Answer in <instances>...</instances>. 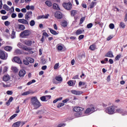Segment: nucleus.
I'll return each instance as SVG.
<instances>
[{
	"mask_svg": "<svg viewBox=\"0 0 127 127\" xmlns=\"http://www.w3.org/2000/svg\"><path fill=\"white\" fill-rule=\"evenodd\" d=\"M31 104L33 107H34L35 110L38 109L41 107V103L37 99L36 97H33L31 99Z\"/></svg>",
	"mask_w": 127,
	"mask_h": 127,
	"instance_id": "f257e3e1",
	"label": "nucleus"
},
{
	"mask_svg": "<svg viewBox=\"0 0 127 127\" xmlns=\"http://www.w3.org/2000/svg\"><path fill=\"white\" fill-rule=\"evenodd\" d=\"M53 84H58L60 83H62L63 82V78L61 75H58L55 77L52 80Z\"/></svg>",
	"mask_w": 127,
	"mask_h": 127,
	"instance_id": "f03ea898",
	"label": "nucleus"
},
{
	"mask_svg": "<svg viewBox=\"0 0 127 127\" xmlns=\"http://www.w3.org/2000/svg\"><path fill=\"white\" fill-rule=\"evenodd\" d=\"M30 34H31V31L29 30H26L20 33V36L22 37V38H26V37L29 36Z\"/></svg>",
	"mask_w": 127,
	"mask_h": 127,
	"instance_id": "7ed1b4c3",
	"label": "nucleus"
},
{
	"mask_svg": "<svg viewBox=\"0 0 127 127\" xmlns=\"http://www.w3.org/2000/svg\"><path fill=\"white\" fill-rule=\"evenodd\" d=\"M105 112L109 115H113V114H115V107L110 106L107 108Z\"/></svg>",
	"mask_w": 127,
	"mask_h": 127,
	"instance_id": "20e7f679",
	"label": "nucleus"
},
{
	"mask_svg": "<svg viewBox=\"0 0 127 127\" xmlns=\"http://www.w3.org/2000/svg\"><path fill=\"white\" fill-rule=\"evenodd\" d=\"M7 54L4 51H0V59L2 60H6L7 59Z\"/></svg>",
	"mask_w": 127,
	"mask_h": 127,
	"instance_id": "39448f33",
	"label": "nucleus"
},
{
	"mask_svg": "<svg viewBox=\"0 0 127 127\" xmlns=\"http://www.w3.org/2000/svg\"><path fill=\"white\" fill-rule=\"evenodd\" d=\"M15 28L16 30H24L25 29V26L23 24H15Z\"/></svg>",
	"mask_w": 127,
	"mask_h": 127,
	"instance_id": "423d86ee",
	"label": "nucleus"
},
{
	"mask_svg": "<svg viewBox=\"0 0 127 127\" xmlns=\"http://www.w3.org/2000/svg\"><path fill=\"white\" fill-rule=\"evenodd\" d=\"M63 5L67 10H70L72 9V3L71 2L64 3Z\"/></svg>",
	"mask_w": 127,
	"mask_h": 127,
	"instance_id": "0eeeda50",
	"label": "nucleus"
},
{
	"mask_svg": "<svg viewBox=\"0 0 127 127\" xmlns=\"http://www.w3.org/2000/svg\"><path fill=\"white\" fill-rule=\"evenodd\" d=\"M17 46L19 47V48H22L23 50H25V51H31V50H32L31 48H28L25 46H22L20 43L17 44Z\"/></svg>",
	"mask_w": 127,
	"mask_h": 127,
	"instance_id": "6e6552de",
	"label": "nucleus"
},
{
	"mask_svg": "<svg viewBox=\"0 0 127 127\" xmlns=\"http://www.w3.org/2000/svg\"><path fill=\"white\" fill-rule=\"evenodd\" d=\"M95 112V108L94 107H91L87 108L85 112L86 115H91V114Z\"/></svg>",
	"mask_w": 127,
	"mask_h": 127,
	"instance_id": "1a4fd4ad",
	"label": "nucleus"
},
{
	"mask_svg": "<svg viewBox=\"0 0 127 127\" xmlns=\"http://www.w3.org/2000/svg\"><path fill=\"white\" fill-rule=\"evenodd\" d=\"M55 17L58 19H62V18H63V14L61 12L57 11L55 13Z\"/></svg>",
	"mask_w": 127,
	"mask_h": 127,
	"instance_id": "9d476101",
	"label": "nucleus"
},
{
	"mask_svg": "<svg viewBox=\"0 0 127 127\" xmlns=\"http://www.w3.org/2000/svg\"><path fill=\"white\" fill-rule=\"evenodd\" d=\"M18 22L20 23H22V24H26L27 25H28L29 24L28 23V21L26 19H18Z\"/></svg>",
	"mask_w": 127,
	"mask_h": 127,
	"instance_id": "9b49d317",
	"label": "nucleus"
},
{
	"mask_svg": "<svg viewBox=\"0 0 127 127\" xmlns=\"http://www.w3.org/2000/svg\"><path fill=\"white\" fill-rule=\"evenodd\" d=\"M32 16V11H28L25 15V18L26 19V20H28L29 18H30Z\"/></svg>",
	"mask_w": 127,
	"mask_h": 127,
	"instance_id": "f8f14e48",
	"label": "nucleus"
},
{
	"mask_svg": "<svg viewBox=\"0 0 127 127\" xmlns=\"http://www.w3.org/2000/svg\"><path fill=\"white\" fill-rule=\"evenodd\" d=\"M73 111L76 112V113L80 112L82 111H84V108L82 107H76L74 108Z\"/></svg>",
	"mask_w": 127,
	"mask_h": 127,
	"instance_id": "ddd939ff",
	"label": "nucleus"
},
{
	"mask_svg": "<svg viewBox=\"0 0 127 127\" xmlns=\"http://www.w3.org/2000/svg\"><path fill=\"white\" fill-rule=\"evenodd\" d=\"M71 94H73V95H81V94H83V91H77V90H71Z\"/></svg>",
	"mask_w": 127,
	"mask_h": 127,
	"instance_id": "4468645a",
	"label": "nucleus"
},
{
	"mask_svg": "<svg viewBox=\"0 0 127 127\" xmlns=\"http://www.w3.org/2000/svg\"><path fill=\"white\" fill-rule=\"evenodd\" d=\"M14 61L16 63H18V64H22V62H21V60L18 57H14Z\"/></svg>",
	"mask_w": 127,
	"mask_h": 127,
	"instance_id": "2eb2a0df",
	"label": "nucleus"
},
{
	"mask_svg": "<svg viewBox=\"0 0 127 127\" xmlns=\"http://www.w3.org/2000/svg\"><path fill=\"white\" fill-rule=\"evenodd\" d=\"M26 73V72H25V70H24V69L20 70L19 72V76L20 77H24Z\"/></svg>",
	"mask_w": 127,
	"mask_h": 127,
	"instance_id": "dca6fc26",
	"label": "nucleus"
},
{
	"mask_svg": "<svg viewBox=\"0 0 127 127\" xmlns=\"http://www.w3.org/2000/svg\"><path fill=\"white\" fill-rule=\"evenodd\" d=\"M67 84H68V85L70 86H75V84H76V81H75V80H69L67 82Z\"/></svg>",
	"mask_w": 127,
	"mask_h": 127,
	"instance_id": "f3484780",
	"label": "nucleus"
},
{
	"mask_svg": "<svg viewBox=\"0 0 127 127\" xmlns=\"http://www.w3.org/2000/svg\"><path fill=\"white\" fill-rule=\"evenodd\" d=\"M24 43H25L26 45H27V46H31L32 44V41L29 40H26L24 41Z\"/></svg>",
	"mask_w": 127,
	"mask_h": 127,
	"instance_id": "a211bd4d",
	"label": "nucleus"
},
{
	"mask_svg": "<svg viewBox=\"0 0 127 127\" xmlns=\"http://www.w3.org/2000/svg\"><path fill=\"white\" fill-rule=\"evenodd\" d=\"M21 124V121H18L15 123H14L12 127H19L20 126V124Z\"/></svg>",
	"mask_w": 127,
	"mask_h": 127,
	"instance_id": "6ab92c4d",
	"label": "nucleus"
},
{
	"mask_svg": "<svg viewBox=\"0 0 127 127\" xmlns=\"http://www.w3.org/2000/svg\"><path fill=\"white\" fill-rule=\"evenodd\" d=\"M10 79V77H9V75H8V74H6L4 75L3 77V80L5 82L8 81V80H9Z\"/></svg>",
	"mask_w": 127,
	"mask_h": 127,
	"instance_id": "aec40b11",
	"label": "nucleus"
},
{
	"mask_svg": "<svg viewBox=\"0 0 127 127\" xmlns=\"http://www.w3.org/2000/svg\"><path fill=\"white\" fill-rule=\"evenodd\" d=\"M49 30H50L51 33H52V34H53L54 35H57V34H58V33L56 32V31L50 28H49Z\"/></svg>",
	"mask_w": 127,
	"mask_h": 127,
	"instance_id": "412c9836",
	"label": "nucleus"
},
{
	"mask_svg": "<svg viewBox=\"0 0 127 127\" xmlns=\"http://www.w3.org/2000/svg\"><path fill=\"white\" fill-rule=\"evenodd\" d=\"M26 60L28 61V62H29L30 63H33V62H34V60L29 57H26Z\"/></svg>",
	"mask_w": 127,
	"mask_h": 127,
	"instance_id": "4be33fe9",
	"label": "nucleus"
},
{
	"mask_svg": "<svg viewBox=\"0 0 127 127\" xmlns=\"http://www.w3.org/2000/svg\"><path fill=\"white\" fill-rule=\"evenodd\" d=\"M106 57H110V58H113V57H114V55H113V52H108Z\"/></svg>",
	"mask_w": 127,
	"mask_h": 127,
	"instance_id": "5701e85b",
	"label": "nucleus"
},
{
	"mask_svg": "<svg viewBox=\"0 0 127 127\" xmlns=\"http://www.w3.org/2000/svg\"><path fill=\"white\" fill-rule=\"evenodd\" d=\"M53 8L54 9H57V10H60V7H59V5L56 3H54L53 6Z\"/></svg>",
	"mask_w": 127,
	"mask_h": 127,
	"instance_id": "b1692460",
	"label": "nucleus"
},
{
	"mask_svg": "<svg viewBox=\"0 0 127 127\" xmlns=\"http://www.w3.org/2000/svg\"><path fill=\"white\" fill-rule=\"evenodd\" d=\"M116 112L117 113H120V114H122V116H125V114H124V113H125V111L122 109H117L116 110Z\"/></svg>",
	"mask_w": 127,
	"mask_h": 127,
	"instance_id": "393cba45",
	"label": "nucleus"
},
{
	"mask_svg": "<svg viewBox=\"0 0 127 127\" xmlns=\"http://www.w3.org/2000/svg\"><path fill=\"white\" fill-rule=\"evenodd\" d=\"M11 49H12V47L9 46H7L4 47V50L6 51H11Z\"/></svg>",
	"mask_w": 127,
	"mask_h": 127,
	"instance_id": "a878e982",
	"label": "nucleus"
},
{
	"mask_svg": "<svg viewBox=\"0 0 127 127\" xmlns=\"http://www.w3.org/2000/svg\"><path fill=\"white\" fill-rule=\"evenodd\" d=\"M29 94H34V92H30L29 91H26L22 94V96H26Z\"/></svg>",
	"mask_w": 127,
	"mask_h": 127,
	"instance_id": "bb28decb",
	"label": "nucleus"
},
{
	"mask_svg": "<svg viewBox=\"0 0 127 127\" xmlns=\"http://www.w3.org/2000/svg\"><path fill=\"white\" fill-rule=\"evenodd\" d=\"M11 70H12L13 71L15 72V73H16V72H18V69H17V67L15 66H12Z\"/></svg>",
	"mask_w": 127,
	"mask_h": 127,
	"instance_id": "cd10ccee",
	"label": "nucleus"
},
{
	"mask_svg": "<svg viewBox=\"0 0 127 127\" xmlns=\"http://www.w3.org/2000/svg\"><path fill=\"white\" fill-rule=\"evenodd\" d=\"M83 33V31L81 29H78L76 32V35H80V34H82Z\"/></svg>",
	"mask_w": 127,
	"mask_h": 127,
	"instance_id": "c85d7f7f",
	"label": "nucleus"
},
{
	"mask_svg": "<svg viewBox=\"0 0 127 127\" xmlns=\"http://www.w3.org/2000/svg\"><path fill=\"white\" fill-rule=\"evenodd\" d=\"M15 32L14 31V30H12L11 33V38L12 39H13V38H15Z\"/></svg>",
	"mask_w": 127,
	"mask_h": 127,
	"instance_id": "c756f323",
	"label": "nucleus"
},
{
	"mask_svg": "<svg viewBox=\"0 0 127 127\" xmlns=\"http://www.w3.org/2000/svg\"><path fill=\"white\" fill-rule=\"evenodd\" d=\"M30 26H34L35 25V21L34 20H32L30 22Z\"/></svg>",
	"mask_w": 127,
	"mask_h": 127,
	"instance_id": "7c9ffc66",
	"label": "nucleus"
},
{
	"mask_svg": "<svg viewBox=\"0 0 127 127\" xmlns=\"http://www.w3.org/2000/svg\"><path fill=\"white\" fill-rule=\"evenodd\" d=\"M119 26H120V27H121L122 28H125L126 27V25L125 24V23L121 22L120 23Z\"/></svg>",
	"mask_w": 127,
	"mask_h": 127,
	"instance_id": "2f4dec72",
	"label": "nucleus"
},
{
	"mask_svg": "<svg viewBox=\"0 0 127 127\" xmlns=\"http://www.w3.org/2000/svg\"><path fill=\"white\" fill-rule=\"evenodd\" d=\"M14 53L17 55L18 54H21V51L19 50V49H16L14 51Z\"/></svg>",
	"mask_w": 127,
	"mask_h": 127,
	"instance_id": "473e14b6",
	"label": "nucleus"
},
{
	"mask_svg": "<svg viewBox=\"0 0 127 127\" xmlns=\"http://www.w3.org/2000/svg\"><path fill=\"white\" fill-rule=\"evenodd\" d=\"M90 50L94 51L96 49V46L94 45H91L89 47Z\"/></svg>",
	"mask_w": 127,
	"mask_h": 127,
	"instance_id": "72a5a7b5",
	"label": "nucleus"
},
{
	"mask_svg": "<svg viewBox=\"0 0 127 127\" xmlns=\"http://www.w3.org/2000/svg\"><path fill=\"white\" fill-rule=\"evenodd\" d=\"M75 116L76 117V118H79V117H81L82 116V113L80 112H76L75 114Z\"/></svg>",
	"mask_w": 127,
	"mask_h": 127,
	"instance_id": "f704fd0d",
	"label": "nucleus"
},
{
	"mask_svg": "<svg viewBox=\"0 0 127 127\" xmlns=\"http://www.w3.org/2000/svg\"><path fill=\"white\" fill-rule=\"evenodd\" d=\"M45 3L48 6H52V2L50 1H47L45 2Z\"/></svg>",
	"mask_w": 127,
	"mask_h": 127,
	"instance_id": "c9c22d12",
	"label": "nucleus"
},
{
	"mask_svg": "<svg viewBox=\"0 0 127 127\" xmlns=\"http://www.w3.org/2000/svg\"><path fill=\"white\" fill-rule=\"evenodd\" d=\"M3 7L4 9H5V10H7V11H8L10 9V8H9V7H8V6H7V5L6 4L3 5Z\"/></svg>",
	"mask_w": 127,
	"mask_h": 127,
	"instance_id": "e433bc0d",
	"label": "nucleus"
},
{
	"mask_svg": "<svg viewBox=\"0 0 127 127\" xmlns=\"http://www.w3.org/2000/svg\"><path fill=\"white\" fill-rule=\"evenodd\" d=\"M35 82H36V81L34 79H33V80H32V81H30L28 82L27 83V85L28 86H29V85H31V84H33V83H35Z\"/></svg>",
	"mask_w": 127,
	"mask_h": 127,
	"instance_id": "4c0bfd02",
	"label": "nucleus"
},
{
	"mask_svg": "<svg viewBox=\"0 0 127 127\" xmlns=\"http://www.w3.org/2000/svg\"><path fill=\"white\" fill-rule=\"evenodd\" d=\"M71 16H74V15H76V14L77 13L76 10H72L71 11Z\"/></svg>",
	"mask_w": 127,
	"mask_h": 127,
	"instance_id": "58836bf2",
	"label": "nucleus"
},
{
	"mask_svg": "<svg viewBox=\"0 0 127 127\" xmlns=\"http://www.w3.org/2000/svg\"><path fill=\"white\" fill-rule=\"evenodd\" d=\"M41 63H42V64H46V60H45V59L43 58H41Z\"/></svg>",
	"mask_w": 127,
	"mask_h": 127,
	"instance_id": "ea45409f",
	"label": "nucleus"
},
{
	"mask_svg": "<svg viewBox=\"0 0 127 127\" xmlns=\"http://www.w3.org/2000/svg\"><path fill=\"white\" fill-rule=\"evenodd\" d=\"M65 104L64 103H60L57 105V108H61V107H63Z\"/></svg>",
	"mask_w": 127,
	"mask_h": 127,
	"instance_id": "a19ab883",
	"label": "nucleus"
},
{
	"mask_svg": "<svg viewBox=\"0 0 127 127\" xmlns=\"http://www.w3.org/2000/svg\"><path fill=\"white\" fill-rule=\"evenodd\" d=\"M62 26H64V27H66L67 26V21H64L62 23Z\"/></svg>",
	"mask_w": 127,
	"mask_h": 127,
	"instance_id": "79ce46f5",
	"label": "nucleus"
},
{
	"mask_svg": "<svg viewBox=\"0 0 127 127\" xmlns=\"http://www.w3.org/2000/svg\"><path fill=\"white\" fill-rule=\"evenodd\" d=\"M95 4H96V2L92 1L91 2V3L90 4V8H93V7H94V6H95Z\"/></svg>",
	"mask_w": 127,
	"mask_h": 127,
	"instance_id": "37998d69",
	"label": "nucleus"
},
{
	"mask_svg": "<svg viewBox=\"0 0 127 127\" xmlns=\"http://www.w3.org/2000/svg\"><path fill=\"white\" fill-rule=\"evenodd\" d=\"M109 28L110 29H114L115 28V25L113 23L110 24Z\"/></svg>",
	"mask_w": 127,
	"mask_h": 127,
	"instance_id": "c03bdc74",
	"label": "nucleus"
},
{
	"mask_svg": "<svg viewBox=\"0 0 127 127\" xmlns=\"http://www.w3.org/2000/svg\"><path fill=\"white\" fill-rule=\"evenodd\" d=\"M40 100H41L42 101V102H46V101H47L45 96L40 97Z\"/></svg>",
	"mask_w": 127,
	"mask_h": 127,
	"instance_id": "a18cd8bd",
	"label": "nucleus"
},
{
	"mask_svg": "<svg viewBox=\"0 0 127 127\" xmlns=\"http://www.w3.org/2000/svg\"><path fill=\"white\" fill-rule=\"evenodd\" d=\"M92 27H93V23H89L87 25V28H92Z\"/></svg>",
	"mask_w": 127,
	"mask_h": 127,
	"instance_id": "49530a36",
	"label": "nucleus"
},
{
	"mask_svg": "<svg viewBox=\"0 0 127 127\" xmlns=\"http://www.w3.org/2000/svg\"><path fill=\"white\" fill-rule=\"evenodd\" d=\"M23 63L25 65H29V62H28V61H27V60H24Z\"/></svg>",
	"mask_w": 127,
	"mask_h": 127,
	"instance_id": "de8ad7c7",
	"label": "nucleus"
},
{
	"mask_svg": "<svg viewBox=\"0 0 127 127\" xmlns=\"http://www.w3.org/2000/svg\"><path fill=\"white\" fill-rule=\"evenodd\" d=\"M17 116V114H14L10 117V120H13L14 118Z\"/></svg>",
	"mask_w": 127,
	"mask_h": 127,
	"instance_id": "09e8293b",
	"label": "nucleus"
},
{
	"mask_svg": "<svg viewBox=\"0 0 127 127\" xmlns=\"http://www.w3.org/2000/svg\"><path fill=\"white\" fill-rule=\"evenodd\" d=\"M18 17H19V18H22V17H23V14L22 13H19L18 14Z\"/></svg>",
	"mask_w": 127,
	"mask_h": 127,
	"instance_id": "8fccbe9b",
	"label": "nucleus"
},
{
	"mask_svg": "<svg viewBox=\"0 0 127 127\" xmlns=\"http://www.w3.org/2000/svg\"><path fill=\"white\" fill-rule=\"evenodd\" d=\"M46 101H48L50 99H51V96L50 95L45 96Z\"/></svg>",
	"mask_w": 127,
	"mask_h": 127,
	"instance_id": "3c124183",
	"label": "nucleus"
},
{
	"mask_svg": "<svg viewBox=\"0 0 127 127\" xmlns=\"http://www.w3.org/2000/svg\"><path fill=\"white\" fill-rule=\"evenodd\" d=\"M4 24H5V26H8V25H9L10 24V22H9L8 21H6L4 22Z\"/></svg>",
	"mask_w": 127,
	"mask_h": 127,
	"instance_id": "603ef678",
	"label": "nucleus"
},
{
	"mask_svg": "<svg viewBox=\"0 0 127 127\" xmlns=\"http://www.w3.org/2000/svg\"><path fill=\"white\" fill-rule=\"evenodd\" d=\"M43 37H44V36L45 37H48V36H49V35H48V34H47V33L44 32V33H43Z\"/></svg>",
	"mask_w": 127,
	"mask_h": 127,
	"instance_id": "864d4df0",
	"label": "nucleus"
},
{
	"mask_svg": "<svg viewBox=\"0 0 127 127\" xmlns=\"http://www.w3.org/2000/svg\"><path fill=\"white\" fill-rule=\"evenodd\" d=\"M65 126H66V125H65V124L64 123H62L61 124H59L58 126V127H65Z\"/></svg>",
	"mask_w": 127,
	"mask_h": 127,
	"instance_id": "5fc2aeb1",
	"label": "nucleus"
},
{
	"mask_svg": "<svg viewBox=\"0 0 127 127\" xmlns=\"http://www.w3.org/2000/svg\"><path fill=\"white\" fill-rule=\"evenodd\" d=\"M69 101H70V99L69 98H66L63 100V103H64H64H67V102H69Z\"/></svg>",
	"mask_w": 127,
	"mask_h": 127,
	"instance_id": "6e6d98bb",
	"label": "nucleus"
},
{
	"mask_svg": "<svg viewBox=\"0 0 127 127\" xmlns=\"http://www.w3.org/2000/svg\"><path fill=\"white\" fill-rule=\"evenodd\" d=\"M58 67H59V64L57 63L55 64L54 68L55 69H56L58 68Z\"/></svg>",
	"mask_w": 127,
	"mask_h": 127,
	"instance_id": "4d7b16f0",
	"label": "nucleus"
},
{
	"mask_svg": "<svg viewBox=\"0 0 127 127\" xmlns=\"http://www.w3.org/2000/svg\"><path fill=\"white\" fill-rule=\"evenodd\" d=\"M113 37H114L113 36H109L107 38V40L108 41L111 40L112 39V38H113Z\"/></svg>",
	"mask_w": 127,
	"mask_h": 127,
	"instance_id": "13d9d810",
	"label": "nucleus"
},
{
	"mask_svg": "<svg viewBox=\"0 0 127 127\" xmlns=\"http://www.w3.org/2000/svg\"><path fill=\"white\" fill-rule=\"evenodd\" d=\"M7 66H4L3 68V73H5V72H6L7 71Z\"/></svg>",
	"mask_w": 127,
	"mask_h": 127,
	"instance_id": "bf43d9fd",
	"label": "nucleus"
},
{
	"mask_svg": "<svg viewBox=\"0 0 127 127\" xmlns=\"http://www.w3.org/2000/svg\"><path fill=\"white\" fill-rule=\"evenodd\" d=\"M120 58H121V55H118L116 56L115 59H116V60H120Z\"/></svg>",
	"mask_w": 127,
	"mask_h": 127,
	"instance_id": "052dcab7",
	"label": "nucleus"
},
{
	"mask_svg": "<svg viewBox=\"0 0 127 127\" xmlns=\"http://www.w3.org/2000/svg\"><path fill=\"white\" fill-rule=\"evenodd\" d=\"M58 50H60V51H61V50L63 49V47H62V46L60 45L58 47Z\"/></svg>",
	"mask_w": 127,
	"mask_h": 127,
	"instance_id": "680f3d73",
	"label": "nucleus"
},
{
	"mask_svg": "<svg viewBox=\"0 0 127 127\" xmlns=\"http://www.w3.org/2000/svg\"><path fill=\"white\" fill-rule=\"evenodd\" d=\"M11 17L12 18H15V17H16V14L13 13L11 14Z\"/></svg>",
	"mask_w": 127,
	"mask_h": 127,
	"instance_id": "e2e57ef3",
	"label": "nucleus"
},
{
	"mask_svg": "<svg viewBox=\"0 0 127 127\" xmlns=\"http://www.w3.org/2000/svg\"><path fill=\"white\" fill-rule=\"evenodd\" d=\"M12 91H9V90H8V91H7V92H6V94H7V95H12Z\"/></svg>",
	"mask_w": 127,
	"mask_h": 127,
	"instance_id": "0e129e2a",
	"label": "nucleus"
},
{
	"mask_svg": "<svg viewBox=\"0 0 127 127\" xmlns=\"http://www.w3.org/2000/svg\"><path fill=\"white\" fill-rule=\"evenodd\" d=\"M0 13L2 14H5L6 13V11L5 10H1L0 11Z\"/></svg>",
	"mask_w": 127,
	"mask_h": 127,
	"instance_id": "69168bd1",
	"label": "nucleus"
},
{
	"mask_svg": "<svg viewBox=\"0 0 127 127\" xmlns=\"http://www.w3.org/2000/svg\"><path fill=\"white\" fill-rule=\"evenodd\" d=\"M49 16V14H47L45 15H43V18H45L46 19H47V18H48V17Z\"/></svg>",
	"mask_w": 127,
	"mask_h": 127,
	"instance_id": "338daca9",
	"label": "nucleus"
},
{
	"mask_svg": "<svg viewBox=\"0 0 127 127\" xmlns=\"http://www.w3.org/2000/svg\"><path fill=\"white\" fill-rule=\"evenodd\" d=\"M78 85L79 86H82V85H85V82L80 81L79 82Z\"/></svg>",
	"mask_w": 127,
	"mask_h": 127,
	"instance_id": "774afa93",
	"label": "nucleus"
}]
</instances>
